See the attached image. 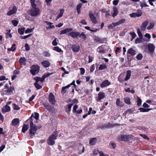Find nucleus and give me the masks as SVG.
Instances as JSON below:
<instances>
[{
	"label": "nucleus",
	"mask_w": 156,
	"mask_h": 156,
	"mask_svg": "<svg viewBox=\"0 0 156 156\" xmlns=\"http://www.w3.org/2000/svg\"><path fill=\"white\" fill-rule=\"evenodd\" d=\"M127 53L131 55H134L136 54V51L132 48L129 49L127 51Z\"/></svg>",
	"instance_id": "nucleus-22"
},
{
	"label": "nucleus",
	"mask_w": 156,
	"mask_h": 156,
	"mask_svg": "<svg viewBox=\"0 0 156 156\" xmlns=\"http://www.w3.org/2000/svg\"><path fill=\"white\" fill-rule=\"evenodd\" d=\"M43 55L45 57H49L50 56V54L48 51H44L43 53Z\"/></svg>",
	"instance_id": "nucleus-42"
},
{
	"label": "nucleus",
	"mask_w": 156,
	"mask_h": 156,
	"mask_svg": "<svg viewBox=\"0 0 156 156\" xmlns=\"http://www.w3.org/2000/svg\"><path fill=\"white\" fill-rule=\"evenodd\" d=\"M16 45L15 44H13L12 45V46L10 48H8V50L10 51H14L15 50L16 48L15 47Z\"/></svg>",
	"instance_id": "nucleus-35"
},
{
	"label": "nucleus",
	"mask_w": 156,
	"mask_h": 156,
	"mask_svg": "<svg viewBox=\"0 0 156 156\" xmlns=\"http://www.w3.org/2000/svg\"><path fill=\"white\" fill-rule=\"evenodd\" d=\"M25 48L26 50L27 51H29L30 50V47L29 46V44L27 43H26L25 44Z\"/></svg>",
	"instance_id": "nucleus-51"
},
{
	"label": "nucleus",
	"mask_w": 156,
	"mask_h": 156,
	"mask_svg": "<svg viewBox=\"0 0 156 156\" xmlns=\"http://www.w3.org/2000/svg\"><path fill=\"white\" fill-rule=\"evenodd\" d=\"M73 29L71 28H68L61 31L60 32V34H67L68 33H70L73 30Z\"/></svg>",
	"instance_id": "nucleus-18"
},
{
	"label": "nucleus",
	"mask_w": 156,
	"mask_h": 156,
	"mask_svg": "<svg viewBox=\"0 0 156 156\" xmlns=\"http://www.w3.org/2000/svg\"><path fill=\"white\" fill-rule=\"evenodd\" d=\"M25 28L24 27L19 28L18 29V32L20 35H22L23 34L25 31Z\"/></svg>",
	"instance_id": "nucleus-30"
},
{
	"label": "nucleus",
	"mask_w": 156,
	"mask_h": 156,
	"mask_svg": "<svg viewBox=\"0 0 156 156\" xmlns=\"http://www.w3.org/2000/svg\"><path fill=\"white\" fill-rule=\"evenodd\" d=\"M30 68L31 69L30 70V72L34 76L38 73L40 70L39 66L37 65L32 66Z\"/></svg>",
	"instance_id": "nucleus-4"
},
{
	"label": "nucleus",
	"mask_w": 156,
	"mask_h": 156,
	"mask_svg": "<svg viewBox=\"0 0 156 156\" xmlns=\"http://www.w3.org/2000/svg\"><path fill=\"white\" fill-rule=\"evenodd\" d=\"M125 20H126L125 19H122L120 20H119L118 22L119 24V25L121 24L124 23L125 22Z\"/></svg>",
	"instance_id": "nucleus-54"
},
{
	"label": "nucleus",
	"mask_w": 156,
	"mask_h": 156,
	"mask_svg": "<svg viewBox=\"0 0 156 156\" xmlns=\"http://www.w3.org/2000/svg\"><path fill=\"white\" fill-rule=\"evenodd\" d=\"M124 101L128 105H130L131 104V101L130 99L128 97H126L124 98Z\"/></svg>",
	"instance_id": "nucleus-31"
},
{
	"label": "nucleus",
	"mask_w": 156,
	"mask_h": 156,
	"mask_svg": "<svg viewBox=\"0 0 156 156\" xmlns=\"http://www.w3.org/2000/svg\"><path fill=\"white\" fill-rule=\"evenodd\" d=\"M78 107L77 105H75L73 107V112H76V114H80L82 112V110L80 109L77 110V109Z\"/></svg>",
	"instance_id": "nucleus-13"
},
{
	"label": "nucleus",
	"mask_w": 156,
	"mask_h": 156,
	"mask_svg": "<svg viewBox=\"0 0 156 156\" xmlns=\"http://www.w3.org/2000/svg\"><path fill=\"white\" fill-rule=\"evenodd\" d=\"M95 66L94 65H91L90 67V73L92 72L94 70Z\"/></svg>",
	"instance_id": "nucleus-55"
},
{
	"label": "nucleus",
	"mask_w": 156,
	"mask_h": 156,
	"mask_svg": "<svg viewBox=\"0 0 156 156\" xmlns=\"http://www.w3.org/2000/svg\"><path fill=\"white\" fill-rule=\"evenodd\" d=\"M137 105L139 106H140L141 104L142 100L138 97H137Z\"/></svg>",
	"instance_id": "nucleus-39"
},
{
	"label": "nucleus",
	"mask_w": 156,
	"mask_h": 156,
	"mask_svg": "<svg viewBox=\"0 0 156 156\" xmlns=\"http://www.w3.org/2000/svg\"><path fill=\"white\" fill-rule=\"evenodd\" d=\"M148 23V22L147 21H146L142 24L141 26V30L142 31H144L145 30Z\"/></svg>",
	"instance_id": "nucleus-23"
},
{
	"label": "nucleus",
	"mask_w": 156,
	"mask_h": 156,
	"mask_svg": "<svg viewBox=\"0 0 156 156\" xmlns=\"http://www.w3.org/2000/svg\"><path fill=\"white\" fill-rule=\"evenodd\" d=\"M73 105V103H71L69 105H67L65 107V110L66 112L68 113H69L71 111L72 107Z\"/></svg>",
	"instance_id": "nucleus-16"
},
{
	"label": "nucleus",
	"mask_w": 156,
	"mask_h": 156,
	"mask_svg": "<svg viewBox=\"0 0 156 156\" xmlns=\"http://www.w3.org/2000/svg\"><path fill=\"white\" fill-rule=\"evenodd\" d=\"M80 35V33L75 31L70 32L68 35L71 37H72L75 38L78 37Z\"/></svg>",
	"instance_id": "nucleus-11"
},
{
	"label": "nucleus",
	"mask_w": 156,
	"mask_h": 156,
	"mask_svg": "<svg viewBox=\"0 0 156 156\" xmlns=\"http://www.w3.org/2000/svg\"><path fill=\"white\" fill-rule=\"evenodd\" d=\"M35 116H34L33 114H32L30 118L28 119V121H30V128L29 130L30 133L31 134L30 137L35 135V133L36 132L37 128L35 124H34L33 122L34 118L36 121L39 119V114L36 112L34 113Z\"/></svg>",
	"instance_id": "nucleus-1"
},
{
	"label": "nucleus",
	"mask_w": 156,
	"mask_h": 156,
	"mask_svg": "<svg viewBox=\"0 0 156 156\" xmlns=\"http://www.w3.org/2000/svg\"><path fill=\"white\" fill-rule=\"evenodd\" d=\"M20 122L19 119L18 118L14 119L12 121V125L13 126H16Z\"/></svg>",
	"instance_id": "nucleus-25"
},
{
	"label": "nucleus",
	"mask_w": 156,
	"mask_h": 156,
	"mask_svg": "<svg viewBox=\"0 0 156 156\" xmlns=\"http://www.w3.org/2000/svg\"><path fill=\"white\" fill-rule=\"evenodd\" d=\"M71 48L73 51L74 52H78L79 51L80 48L79 46L73 44H71Z\"/></svg>",
	"instance_id": "nucleus-15"
},
{
	"label": "nucleus",
	"mask_w": 156,
	"mask_h": 156,
	"mask_svg": "<svg viewBox=\"0 0 156 156\" xmlns=\"http://www.w3.org/2000/svg\"><path fill=\"white\" fill-rule=\"evenodd\" d=\"M130 34L132 36V39H133L135 38L136 36V34L134 32H130Z\"/></svg>",
	"instance_id": "nucleus-57"
},
{
	"label": "nucleus",
	"mask_w": 156,
	"mask_h": 156,
	"mask_svg": "<svg viewBox=\"0 0 156 156\" xmlns=\"http://www.w3.org/2000/svg\"><path fill=\"white\" fill-rule=\"evenodd\" d=\"M106 67L107 66L105 65L101 64L99 66L98 69L99 70H103L105 69Z\"/></svg>",
	"instance_id": "nucleus-40"
},
{
	"label": "nucleus",
	"mask_w": 156,
	"mask_h": 156,
	"mask_svg": "<svg viewBox=\"0 0 156 156\" xmlns=\"http://www.w3.org/2000/svg\"><path fill=\"white\" fill-rule=\"evenodd\" d=\"M35 0H30V2L32 7H36V5L35 3Z\"/></svg>",
	"instance_id": "nucleus-47"
},
{
	"label": "nucleus",
	"mask_w": 156,
	"mask_h": 156,
	"mask_svg": "<svg viewBox=\"0 0 156 156\" xmlns=\"http://www.w3.org/2000/svg\"><path fill=\"white\" fill-rule=\"evenodd\" d=\"M80 38H83L84 40H85L86 38V34H84L83 32H82L81 34L80 33V35L79 36Z\"/></svg>",
	"instance_id": "nucleus-41"
},
{
	"label": "nucleus",
	"mask_w": 156,
	"mask_h": 156,
	"mask_svg": "<svg viewBox=\"0 0 156 156\" xmlns=\"http://www.w3.org/2000/svg\"><path fill=\"white\" fill-rule=\"evenodd\" d=\"M116 104L117 105L119 106H122L121 102L120 101V100L119 98H117V99L116 101Z\"/></svg>",
	"instance_id": "nucleus-44"
},
{
	"label": "nucleus",
	"mask_w": 156,
	"mask_h": 156,
	"mask_svg": "<svg viewBox=\"0 0 156 156\" xmlns=\"http://www.w3.org/2000/svg\"><path fill=\"white\" fill-rule=\"evenodd\" d=\"M119 2V1L118 0H114L113 2V4L116 5L118 4Z\"/></svg>",
	"instance_id": "nucleus-60"
},
{
	"label": "nucleus",
	"mask_w": 156,
	"mask_h": 156,
	"mask_svg": "<svg viewBox=\"0 0 156 156\" xmlns=\"http://www.w3.org/2000/svg\"><path fill=\"white\" fill-rule=\"evenodd\" d=\"M13 109L14 110H19L20 109V108L18 106V105H16V104H13Z\"/></svg>",
	"instance_id": "nucleus-53"
},
{
	"label": "nucleus",
	"mask_w": 156,
	"mask_h": 156,
	"mask_svg": "<svg viewBox=\"0 0 156 156\" xmlns=\"http://www.w3.org/2000/svg\"><path fill=\"white\" fill-rule=\"evenodd\" d=\"M154 26V23H151L150 25L147 27V29L150 30L153 28Z\"/></svg>",
	"instance_id": "nucleus-46"
},
{
	"label": "nucleus",
	"mask_w": 156,
	"mask_h": 156,
	"mask_svg": "<svg viewBox=\"0 0 156 156\" xmlns=\"http://www.w3.org/2000/svg\"><path fill=\"white\" fill-rule=\"evenodd\" d=\"M143 57L142 54H139L136 56V58L138 60H141Z\"/></svg>",
	"instance_id": "nucleus-50"
},
{
	"label": "nucleus",
	"mask_w": 156,
	"mask_h": 156,
	"mask_svg": "<svg viewBox=\"0 0 156 156\" xmlns=\"http://www.w3.org/2000/svg\"><path fill=\"white\" fill-rule=\"evenodd\" d=\"M14 89L13 87L11 86L9 87V85L6 84L5 86V88L3 90V92L5 94L9 95L13 94V92Z\"/></svg>",
	"instance_id": "nucleus-2"
},
{
	"label": "nucleus",
	"mask_w": 156,
	"mask_h": 156,
	"mask_svg": "<svg viewBox=\"0 0 156 156\" xmlns=\"http://www.w3.org/2000/svg\"><path fill=\"white\" fill-rule=\"evenodd\" d=\"M118 13V8L115 7H114L113 8V12H112V16L114 17L116 16Z\"/></svg>",
	"instance_id": "nucleus-24"
},
{
	"label": "nucleus",
	"mask_w": 156,
	"mask_h": 156,
	"mask_svg": "<svg viewBox=\"0 0 156 156\" xmlns=\"http://www.w3.org/2000/svg\"><path fill=\"white\" fill-rule=\"evenodd\" d=\"M111 126V124L108 123V124H104L101 125L100 127L101 128H109Z\"/></svg>",
	"instance_id": "nucleus-29"
},
{
	"label": "nucleus",
	"mask_w": 156,
	"mask_h": 156,
	"mask_svg": "<svg viewBox=\"0 0 156 156\" xmlns=\"http://www.w3.org/2000/svg\"><path fill=\"white\" fill-rule=\"evenodd\" d=\"M10 110V107L6 105L2 108V111L3 113H6L9 112Z\"/></svg>",
	"instance_id": "nucleus-19"
},
{
	"label": "nucleus",
	"mask_w": 156,
	"mask_h": 156,
	"mask_svg": "<svg viewBox=\"0 0 156 156\" xmlns=\"http://www.w3.org/2000/svg\"><path fill=\"white\" fill-rule=\"evenodd\" d=\"M11 23L14 26L16 27L17 25L18 22L16 20H12L11 21Z\"/></svg>",
	"instance_id": "nucleus-45"
},
{
	"label": "nucleus",
	"mask_w": 156,
	"mask_h": 156,
	"mask_svg": "<svg viewBox=\"0 0 156 156\" xmlns=\"http://www.w3.org/2000/svg\"><path fill=\"white\" fill-rule=\"evenodd\" d=\"M28 126L27 125L24 124L22 129V132L24 133H25L28 129Z\"/></svg>",
	"instance_id": "nucleus-33"
},
{
	"label": "nucleus",
	"mask_w": 156,
	"mask_h": 156,
	"mask_svg": "<svg viewBox=\"0 0 156 156\" xmlns=\"http://www.w3.org/2000/svg\"><path fill=\"white\" fill-rule=\"evenodd\" d=\"M34 79L36 80L35 82L38 83L40 81L41 82V78L40 77H35L34 78Z\"/></svg>",
	"instance_id": "nucleus-43"
},
{
	"label": "nucleus",
	"mask_w": 156,
	"mask_h": 156,
	"mask_svg": "<svg viewBox=\"0 0 156 156\" xmlns=\"http://www.w3.org/2000/svg\"><path fill=\"white\" fill-rule=\"evenodd\" d=\"M99 153L100 155V156H109L107 154H104L102 152H99Z\"/></svg>",
	"instance_id": "nucleus-64"
},
{
	"label": "nucleus",
	"mask_w": 156,
	"mask_h": 156,
	"mask_svg": "<svg viewBox=\"0 0 156 156\" xmlns=\"http://www.w3.org/2000/svg\"><path fill=\"white\" fill-rule=\"evenodd\" d=\"M64 11V10L63 9H61L60 10V13L57 17V19H58L62 16Z\"/></svg>",
	"instance_id": "nucleus-34"
},
{
	"label": "nucleus",
	"mask_w": 156,
	"mask_h": 156,
	"mask_svg": "<svg viewBox=\"0 0 156 156\" xmlns=\"http://www.w3.org/2000/svg\"><path fill=\"white\" fill-rule=\"evenodd\" d=\"M47 77L45 75V74H44L42 77V78H41V82H43V81H44V80Z\"/></svg>",
	"instance_id": "nucleus-62"
},
{
	"label": "nucleus",
	"mask_w": 156,
	"mask_h": 156,
	"mask_svg": "<svg viewBox=\"0 0 156 156\" xmlns=\"http://www.w3.org/2000/svg\"><path fill=\"white\" fill-rule=\"evenodd\" d=\"M111 84V83L109 81L107 80L104 81L101 84L100 86L101 87L103 88Z\"/></svg>",
	"instance_id": "nucleus-14"
},
{
	"label": "nucleus",
	"mask_w": 156,
	"mask_h": 156,
	"mask_svg": "<svg viewBox=\"0 0 156 156\" xmlns=\"http://www.w3.org/2000/svg\"><path fill=\"white\" fill-rule=\"evenodd\" d=\"M80 74L82 75H83L85 73V69L83 68H80Z\"/></svg>",
	"instance_id": "nucleus-58"
},
{
	"label": "nucleus",
	"mask_w": 156,
	"mask_h": 156,
	"mask_svg": "<svg viewBox=\"0 0 156 156\" xmlns=\"http://www.w3.org/2000/svg\"><path fill=\"white\" fill-rule=\"evenodd\" d=\"M148 48L149 51L151 53L154 51L155 46L153 44H149L148 45Z\"/></svg>",
	"instance_id": "nucleus-17"
},
{
	"label": "nucleus",
	"mask_w": 156,
	"mask_h": 156,
	"mask_svg": "<svg viewBox=\"0 0 156 156\" xmlns=\"http://www.w3.org/2000/svg\"><path fill=\"white\" fill-rule=\"evenodd\" d=\"M39 9L36 7H33L30 11V14L32 16H35L38 15L39 13Z\"/></svg>",
	"instance_id": "nucleus-6"
},
{
	"label": "nucleus",
	"mask_w": 156,
	"mask_h": 156,
	"mask_svg": "<svg viewBox=\"0 0 156 156\" xmlns=\"http://www.w3.org/2000/svg\"><path fill=\"white\" fill-rule=\"evenodd\" d=\"M42 65L45 68H47L50 65V62L48 61L44 60L42 62Z\"/></svg>",
	"instance_id": "nucleus-21"
},
{
	"label": "nucleus",
	"mask_w": 156,
	"mask_h": 156,
	"mask_svg": "<svg viewBox=\"0 0 156 156\" xmlns=\"http://www.w3.org/2000/svg\"><path fill=\"white\" fill-rule=\"evenodd\" d=\"M70 87V85H68L67 86H66L64 87H63L62 88V89L61 90V92L62 94H63L65 93L66 92V90H65L66 89Z\"/></svg>",
	"instance_id": "nucleus-32"
},
{
	"label": "nucleus",
	"mask_w": 156,
	"mask_h": 156,
	"mask_svg": "<svg viewBox=\"0 0 156 156\" xmlns=\"http://www.w3.org/2000/svg\"><path fill=\"white\" fill-rule=\"evenodd\" d=\"M97 139L96 138H93L91 139L90 140L89 144L92 145H94L96 144Z\"/></svg>",
	"instance_id": "nucleus-27"
},
{
	"label": "nucleus",
	"mask_w": 156,
	"mask_h": 156,
	"mask_svg": "<svg viewBox=\"0 0 156 156\" xmlns=\"http://www.w3.org/2000/svg\"><path fill=\"white\" fill-rule=\"evenodd\" d=\"M131 75V71L130 70H128L126 71V77L125 80L126 81L128 80L130 78Z\"/></svg>",
	"instance_id": "nucleus-28"
},
{
	"label": "nucleus",
	"mask_w": 156,
	"mask_h": 156,
	"mask_svg": "<svg viewBox=\"0 0 156 156\" xmlns=\"http://www.w3.org/2000/svg\"><path fill=\"white\" fill-rule=\"evenodd\" d=\"M44 22L46 23L47 25L49 26L50 28L52 29L55 28L54 26V25H51L52 24V23L47 21H45Z\"/></svg>",
	"instance_id": "nucleus-36"
},
{
	"label": "nucleus",
	"mask_w": 156,
	"mask_h": 156,
	"mask_svg": "<svg viewBox=\"0 0 156 156\" xmlns=\"http://www.w3.org/2000/svg\"><path fill=\"white\" fill-rule=\"evenodd\" d=\"M52 44L54 46H56L57 45L58 43L56 41V38H55L53 41Z\"/></svg>",
	"instance_id": "nucleus-56"
},
{
	"label": "nucleus",
	"mask_w": 156,
	"mask_h": 156,
	"mask_svg": "<svg viewBox=\"0 0 156 156\" xmlns=\"http://www.w3.org/2000/svg\"><path fill=\"white\" fill-rule=\"evenodd\" d=\"M48 100L51 104L55 105V97L52 93H50L48 97Z\"/></svg>",
	"instance_id": "nucleus-8"
},
{
	"label": "nucleus",
	"mask_w": 156,
	"mask_h": 156,
	"mask_svg": "<svg viewBox=\"0 0 156 156\" xmlns=\"http://www.w3.org/2000/svg\"><path fill=\"white\" fill-rule=\"evenodd\" d=\"M89 16L90 19L91 20L94 24H96L97 23L96 18L94 15L92 13H90L89 14Z\"/></svg>",
	"instance_id": "nucleus-12"
},
{
	"label": "nucleus",
	"mask_w": 156,
	"mask_h": 156,
	"mask_svg": "<svg viewBox=\"0 0 156 156\" xmlns=\"http://www.w3.org/2000/svg\"><path fill=\"white\" fill-rule=\"evenodd\" d=\"M132 136L131 135H121L118 136V139L121 141H127L129 140L132 138Z\"/></svg>",
	"instance_id": "nucleus-5"
},
{
	"label": "nucleus",
	"mask_w": 156,
	"mask_h": 156,
	"mask_svg": "<svg viewBox=\"0 0 156 156\" xmlns=\"http://www.w3.org/2000/svg\"><path fill=\"white\" fill-rule=\"evenodd\" d=\"M140 6L141 7V8L142 9L144 7H148V5H147L146 3H141L140 5Z\"/></svg>",
	"instance_id": "nucleus-59"
},
{
	"label": "nucleus",
	"mask_w": 156,
	"mask_h": 156,
	"mask_svg": "<svg viewBox=\"0 0 156 156\" xmlns=\"http://www.w3.org/2000/svg\"><path fill=\"white\" fill-rule=\"evenodd\" d=\"M58 134L56 132H54L49 137L48 140V144L49 145H53L55 143V140L57 139Z\"/></svg>",
	"instance_id": "nucleus-3"
},
{
	"label": "nucleus",
	"mask_w": 156,
	"mask_h": 156,
	"mask_svg": "<svg viewBox=\"0 0 156 156\" xmlns=\"http://www.w3.org/2000/svg\"><path fill=\"white\" fill-rule=\"evenodd\" d=\"M53 50L59 52H62L61 49L58 46L55 47Z\"/></svg>",
	"instance_id": "nucleus-38"
},
{
	"label": "nucleus",
	"mask_w": 156,
	"mask_h": 156,
	"mask_svg": "<svg viewBox=\"0 0 156 156\" xmlns=\"http://www.w3.org/2000/svg\"><path fill=\"white\" fill-rule=\"evenodd\" d=\"M82 5V4L80 3H79L77 6L76 7V9H80V8Z\"/></svg>",
	"instance_id": "nucleus-61"
},
{
	"label": "nucleus",
	"mask_w": 156,
	"mask_h": 156,
	"mask_svg": "<svg viewBox=\"0 0 156 156\" xmlns=\"http://www.w3.org/2000/svg\"><path fill=\"white\" fill-rule=\"evenodd\" d=\"M26 60L24 57L20 58L19 59V62L21 65H25Z\"/></svg>",
	"instance_id": "nucleus-20"
},
{
	"label": "nucleus",
	"mask_w": 156,
	"mask_h": 156,
	"mask_svg": "<svg viewBox=\"0 0 156 156\" xmlns=\"http://www.w3.org/2000/svg\"><path fill=\"white\" fill-rule=\"evenodd\" d=\"M137 32L139 36L140 37V38H142L143 37V35H142V34H141L139 28H138L137 29Z\"/></svg>",
	"instance_id": "nucleus-49"
},
{
	"label": "nucleus",
	"mask_w": 156,
	"mask_h": 156,
	"mask_svg": "<svg viewBox=\"0 0 156 156\" xmlns=\"http://www.w3.org/2000/svg\"><path fill=\"white\" fill-rule=\"evenodd\" d=\"M17 10V8L16 6L13 7L12 9L10 10L7 13L8 16H11L13 14L15 13Z\"/></svg>",
	"instance_id": "nucleus-10"
},
{
	"label": "nucleus",
	"mask_w": 156,
	"mask_h": 156,
	"mask_svg": "<svg viewBox=\"0 0 156 156\" xmlns=\"http://www.w3.org/2000/svg\"><path fill=\"white\" fill-rule=\"evenodd\" d=\"M105 97V94L104 93L100 92L98 94V98L97 99L98 101H100L101 99H103Z\"/></svg>",
	"instance_id": "nucleus-26"
},
{
	"label": "nucleus",
	"mask_w": 156,
	"mask_h": 156,
	"mask_svg": "<svg viewBox=\"0 0 156 156\" xmlns=\"http://www.w3.org/2000/svg\"><path fill=\"white\" fill-rule=\"evenodd\" d=\"M43 105L44 107L50 112H52L54 110V107L51 106L50 104L45 102L44 103Z\"/></svg>",
	"instance_id": "nucleus-7"
},
{
	"label": "nucleus",
	"mask_w": 156,
	"mask_h": 156,
	"mask_svg": "<svg viewBox=\"0 0 156 156\" xmlns=\"http://www.w3.org/2000/svg\"><path fill=\"white\" fill-rule=\"evenodd\" d=\"M34 85L37 89H40L42 87V86L38 84L37 83L35 82Z\"/></svg>",
	"instance_id": "nucleus-37"
},
{
	"label": "nucleus",
	"mask_w": 156,
	"mask_h": 156,
	"mask_svg": "<svg viewBox=\"0 0 156 156\" xmlns=\"http://www.w3.org/2000/svg\"><path fill=\"white\" fill-rule=\"evenodd\" d=\"M140 135L143 137L145 139L149 140V138L145 134H140Z\"/></svg>",
	"instance_id": "nucleus-52"
},
{
	"label": "nucleus",
	"mask_w": 156,
	"mask_h": 156,
	"mask_svg": "<svg viewBox=\"0 0 156 156\" xmlns=\"http://www.w3.org/2000/svg\"><path fill=\"white\" fill-rule=\"evenodd\" d=\"M34 27H33V29H29L28 28L25 31V33L26 34L28 33H31L32 32L33 30L34 29Z\"/></svg>",
	"instance_id": "nucleus-48"
},
{
	"label": "nucleus",
	"mask_w": 156,
	"mask_h": 156,
	"mask_svg": "<svg viewBox=\"0 0 156 156\" xmlns=\"http://www.w3.org/2000/svg\"><path fill=\"white\" fill-rule=\"evenodd\" d=\"M142 15V11L140 10H137V13H133L129 14L131 17H139Z\"/></svg>",
	"instance_id": "nucleus-9"
},
{
	"label": "nucleus",
	"mask_w": 156,
	"mask_h": 156,
	"mask_svg": "<svg viewBox=\"0 0 156 156\" xmlns=\"http://www.w3.org/2000/svg\"><path fill=\"white\" fill-rule=\"evenodd\" d=\"M5 147L4 145H2L0 147V153L5 148Z\"/></svg>",
	"instance_id": "nucleus-63"
}]
</instances>
